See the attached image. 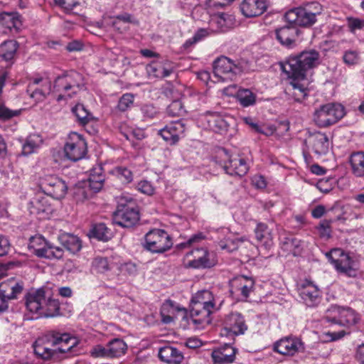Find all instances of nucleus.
I'll return each instance as SVG.
<instances>
[{
  "label": "nucleus",
  "instance_id": "f257e3e1",
  "mask_svg": "<svg viewBox=\"0 0 364 364\" xmlns=\"http://www.w3.org/2000/svg\"><path fill=\"white\" fill-rule=\"evenodd\" d=\"M321 63L320 53L315 49L306 50L297 55H290L281 63L282 71L291 80L285 93L289 100L301 102L308 95V89L301 82L307 74Z\"/></svg>",
  "mask_w": 364,
  "mask_h": 364
},
{
  "label": "nucleus",
  "instance_id": "f03ea898",
  "mask_svg": "<svg viewBox=\"0 0 364 364\" xmlns=\"http://www.w3.org/2000/svg\"><path fill=\"white\" fill-rule=\"evenodd\" d=\"M77 344L76 338L69 333L50 331L37 338L33 344V348L38 358L48 360L60 358V355L70 352Z\"/></svg>",
  "mask_w": 364,
  "mask_h": 364
},
{
  "label": "nucleus",
  "instance_id": "7ed1b4c3",
  "mask_svg": "<svg viewBox=\"0 0 364 364\" xmlns=\"http://www.w3.org/2000/svg\"><path fill=\"white\" fill-rule=\"evenodd\" d=\"M26 306L29 312L36 316L32 318L60 315V303L58 299L53 298L48 289L39 288L28 292L26 296Z\"/></svg>",
  "mask_w": 364,
  "mask_h": 364
},
{
  "label": "nucleus",
  "instance_id": "20e7f679",
  "mask_svg": "<svg viewBox=\"0 0 364 364\" xmlns=\"http://www.w3.org/2000/svg\"><path fill=\"white\" fill-rule=\"evenodd\" d=\"M83 85L82 75L77 71L72 70L55 79L53 92L55 94L57 101L60 102L73 97Z\"/></svg>",
  "mask_w": 364,
  "mask_h": 364
},
{
  "label": "nucleus",
  "instance_id": "39448f33",
  "mask_svg": "<svg viewBox=\"0 0 364 364\" xmlns=\"http://www.w3.org/2000/svg\"><path fill=\"white\" fill-rule=\"evenodd\" d=\"M116 210L113 213L114 223L122 228H132L139 220V212L136 201L130 196L117 198Z\"/></svg>",
  "mask_w": 364,
  "mask_h": 364
},
{
  "label": "nucleus",
  "instance_id": "423d86ee",
  "mask_svg": "<svg viewBox=\"0 0 364 364\" xmlns=\"http://www.w3.org/2000/svg\"><path fill=\"white\" fill-rule=\"evenodd\" d=\"M322 6L318 2L307 4L304 7H298L288 11L285 15V20L291 25L310 27L317 21V16L322 12Z\"/></svg>",
  "mask_w": 364,
  "mask_h": 364
},
{
  "label": "nucleus",
  "instance_id": "0eeeda50",
  "mask_svg": "<svg viewBox=\"0 0 364 364\" xmlns=\"http://www.w3.org/2000/svg\"><path fill=\"white\" fill-rule=\"evenodd\" d=\"M173 241L169 234L162 229H152L144 237L143 247L154 254L164 253L171 248Z\"/></svg>",
  "mask_w": 364,
  "mask_h": 364
},
{
  "label": "nucleus",
  "instance_id": "6e6552de",
  "mask_svg": "<svg viewBox=\"0 0 364 364\" xmlns=\"http://www.w3.org/2000/svg\"><path fill=\"white\" fill-rule=\"evenodd\" d=\"M345 115L344 107L338 103L321 105L314 112V121L320 127H326L336 123Z\"/></svg>",
  "mask_w": 364,
  "mask_h": 364
},
{
  "label": "nucleus",
  "instance_id": "1a4fd4ad",
  "mask_svg": "<svg viewBox=\"0 0 364 364\" xmlns=\"http://www.w3.org/2000/svg\"><path fill=\"white\" fill-rule=\"evenodd\" d=\"M326 257L338 272L350 277L356 275L355 262L343 250L340 248L332 249L326 253Z\"/></svg>",
  "mask_w": 364,
  "mask_h": 364
},
{
  "label": "nucleus",
  "instance_id": "9d476101",
  "mask_svg": "<svg viewBox=\"0 0 364 364\" xmlns=\"http://www.w3.org/2000/svg\"><path fill=\"white\" fill-rule=\"evenodd\" d=\"M325 319L333 324L350 326L356 324L360 318L352 309L334 305L328 309Z\"/></svg>",
  "mask_w": 364,
  "mask_h": 364
},
{
  "label": "nucleus",
  "instance_id": "9b49d317",
  "mask_svg": "<svg viewBox=\"0 0 364 364\" xmlns=\"http://www.w3.org/2000/svg\"><path fill=\"white\" fill-rule=\"evenodd\" d=\"M104 182L105 175L102 166L95 167L90 171L88 181L84 186L76 188L75 194L79 198L87 199L102 189Z\"/></svg>",
  "mask_w": 364,
  "mask_h": 364
},
{
  "label": "nucleus",
  "instance_id": "f8f14e48",
  "mask_svg": "<svg viewBox=\"0 0 364 364\" xmlns=\"http://www.w3.org/2000/svg\"><path fill=\"white\" fill-rule=\"evenodd\" d=\"M242 71V68L239 64L225 56L218 58L213 63V73L222 81L233 80Z\"/></svg>",
  "mask_w": 364,
  "mask_h": 364
},
{
  "label": "nucleus",
  "instance_id": "ddd939ff",
  "mask_svg": "<svg viewBox=\"0 0 364 364\" xmlns=\"http://www.w3.org/2000/svg\"><path fill=\"white\" fill-rule=\"evenodd\" d=\"M185 259L188 267L204 269L213 267L216 260L213 254L205 248H196L186 253Z\"/></svg>",
  "mask_w": 364,
  "mask_h": 364
},
{
  "label": "nucleus",
  "instance_id": "4468645a",
  "mask_svg": "<svg viewBox=\"0 0 364 364\" xmlns=\"http://www.w3.org/2000/svg\"><path fill=\"white\" fill-rule=\"evenodd\" d=\"M65 156L73 161L82 159L87 153V143L81 135L73 132L69 137L64 146Z\"/></svg>",
  "mask_w": 364,
  "mask_h": 364
},
{
  "label": "nucleus",
  "instance_id": "2eb2a0df",
  "mask_svg": "<svg viewBox=\"0 0 364 364\" xmlns=\"http://www.w3.org/2000/svg\"><path fill=\"white\" fill-rule=\"evenodd\" d=\"M274 351L287 356H293L296 353L304 352V343L296 336H288L281 338L274 343Z\"/></svg>",
  "mask_w": 364,
  "mask_h": 364
},
{
  "label": "nucleus",
  "instance_id": "dca6fc26",
  "mask_svg": "<svg viewBox=\"0 0 364 364\" xmlns=\"http://www.w3.org/2000/svg\"><path fill=\"white\" fill-rule=\"evenodd\" d=\"M223 303V300L219 301V304L209 303V302H198L196 301H191V315L193 317L199 316L198 319L193 318L195 323L206 322L209 323L210 321V316L213 312L219 310Z\"/></svg>",
  "mask_w": 364,
  "mask_h": 364
},
{
  "label": "nucleus",
  "instance_id": "f3484780",
  "mask_svg": "<svg viewBox=\"0 0 364 364\" xmlns=\"http://www.w3.org/2000/svg\"><path fill=\"white\" fill-rule=\"evenodd\" d=\"M31 243L34 253L38 257L59 259L63 257L64 250L61 247L48 242L42 237L33 238Z\"/></svg>",
  "mask_w": 364,
  "mask_h": 364
},
{
  "label": "nucleus",
  "instance_id": "a211bd4d",
  "mask_svg": "<svg viewBox=\"0 0 364 364\" xmlns=\"http://www.w3.org/2000/svg\"><path fill=\"white\" fill-rule=\"evenodd\" d=\"M41 188L46 195L58 200L64 198L68 190L65 182L55 176H47L43 178Z\"/></svg>",
  "mask_w": 364,
  "mask_h": 364
},
{
  "label": "nucleus",
  "instance_id": "6ab92c4d",
  "mask_svg": "<svg viewBox=\"0 0 364 364\" xmlns=\"http://www.w3.org/2000/svg\"><path fill=\"white\" fill-rule=\"evenodd\" d=\"M223 330L234 336L243 335L247 330L244 316L238 312L228 314L223 322Z\"/></svg>",
  "mask_w": 364,
  "mask_h": 364
},
{
  "label": "nucleus",
  "instance_id": "aec40b11",
  "mask_svg": "<svg viewBox=\"0 0 364 364\" xmlns=\"http://www.w3.org/2000/svg\"><path fill=\"white\" fill-rule=\"evenodd\" d=\"M52 91L51 82L47 78L37 77L31 80L27 88L30 97L36 102L43 101Z\"/></svg>",
  "mask_w": 364,
  "mask_h": 364
},
{
  "label": "nucleus",
  "instance_id": "412c9836",
  "mask_svg": "<svg viewBox=\"0 0 364 364\" xmlns=\"http://www.w3.org/2000/svg\"><path fill=\"white\" fill-rule=\"evenodd\" d=\"M299 296L309 307H314L321 301L320 291L311 281L304 280L299 288Z\"/></svg>",
  "mask_w": 364,
  "mask_h": 364
},
{
  "label": "nucleus",
  "instance_id": "4be33fe9",
  "mask_svg": "<svg viewBox=\"0 0 364 364\" xmlns=\"http://www.w3.org/2000/svg\"><path fill=\"white\" fill-rule=\"evenodd\" d=\"M186 130L182 120L171 122L159 131V134L169 144H176Z\"/></svg>",
  "mask_w": 364,
  "mask_h": 364
},
{
  "label": "nucleus",
  "instance_id": "5701e85b",
  "mask_svg": "<svg viewBox=\"0 0 364 364\" xmlns=\"http://www.w3.org/2000/svg\"><path fill=\"white\" fill-rule=\"evenodd\" d=\"M255 286V281L252 277L238 275L230 281V291L233 294H240L242 298H247Z\"/></svg>",
  "mask_w": 364,
  "mask_h": 364
},
{
  "label": "nucleus",
  "instance_id": "b1692460",
  "mask_svg": "<svg viewBox=\"0 0 364 364\" xmlns=\"http://www.w3.org/2000/svg\"><path fill=\"white\" fill-rule=\"evenodd\" d=\"M299 35V29L294 26H283L276 30V38L283 46L293 48L296 46Z\"/></svg>",
  "mask_w": 364,
  "mask_h": 364
},
{
  "label": "nucleus",
  "instance_id": "393cba45",
  "mask_svg": "<svg viewBox=\"0 0 364 364\" xmlns=\"http://www.w3.org/2000/svg\"><path fill=\"white\" fill-rule=\"evenodd\" d=\"M242 14L247 18L262 15L267 9L265 0H243L240 6Z\"/></svg>",
  "mask_w": 364,
  "mask_h": 364
},
{
  "label": "nucleus",
  "instance_id": "a878e982",
  "mask_svg": "<svg viewBox=\"0 0 364 364\" xmlns=\"http://www.w3.org/2000/svg\"><path fill=\"white\" fill-rule=\"evenodd\" d=\"M308 140L316 154L321 156L328 152L330 142L325 133L318 132L311 134Z\"/></svg>",
  "mask_w": 364,
  "mask_h": 364
},
{
  "label": "nucleus",
  "instance_id": "bb28decb",
  "mask_svg": "<svg viewBox=\"0 0 364 364\" xmlns=\"http://www.w3.org/2000/svg\"><path fill=\"white\" fill-rule=\"evenodd\" d=\"M237 350L230 345H225L212 352V358L215 363L230 364L235 359Z\"/></svg>",
  "mask_w": 364,
  "mask_h": 364
},
{
  "label": "nucleus",
  "instance_id": "cd10ccee",
  "mask_svg": "<svg viewBox=\"0 0 364 364\" xmlns=\"http://www.w3.org/2000/svg\"><path fill=\"white\" fill-rule=\"evenodd\" d=\"M223 168L230 176H243L247 173L249 168L244 159L235 157L225 162Z\"/></svg>",
  "mask_w": 364,
  "mask_h": 364
},
{
  "label": "nucleus",
  "instance_id": "c85d7f7f",
  "mask_svg": "<svg viewBox=\"0 0 364 364\" xmlns=\"http://www.w3.org/2000/svg\"><path fill=\"white\" fill-rule=\"evenodd\" d=\"M159 359L168 364H180L183 360V353L176 348L165 346L159 348Z\"/></svg>",
  "mask_w": 364,
  "mask_h": 364
},
{
  "label": "nucleus",
  "instance_id": "c756f323",
  "mask_svg": "<svg viewBox=\"0 0 364 364\" xmlns=\"http://www.w3.org/2000/svg\"><path fill=\"white\" fill-rule=\"evenodd\" d=\"M60 245L70 254L77 253L82 248V241L73 234L63 232L58 235Z\"/></svg>",
  "mask_w": 364,
  "mask_h": 364
},
{
  "label": "nucleus",
  "instance_id": "7c9ffc66",
  "mask_svg": "<svg viewBox=\"0 0 364 364\" xmlns=\"http://www.w3.org/2000/svg\"><path fill=\"white\" fill-rule=\"evenodd\" d=\"M23 289V283L17 282L14 279H9L0 284V293L7 299H14Z\"/></svg>",
  "mask_w": 364,
  "mask_h": 364
},
{
  "label": "nucleus",
  "instance_id": "2f4dec72",
  "mask_svg": "<svg viewBox=\"0 0 364 364\" xmlns=\"http://www.w3.org/2000/svg\"><path fill=\"white\" fill-rule=\"evenodd\" d=\"M116 267L117 258L115 257H97L92 262L93 270L101 274H108L111 272H114Z\"/></svg>",
  "mask_w": 364,
  "mask_h": 364
},
{
  "label": "nucleus",
  "instance_id": "473e14b6",
  "mask_svg": "<svg viewBox=\"0 0 364 364\" xmlns=\"http://www.w3.org/2000/svg\"><path fill=\"white\" fill-rule=\"evenodd\" d=\"M19 43L15 40L4 41L0 45V57L9 65L14 64Z\"/></svg>",
  "mask_w": 364,
  "mask_h": 364
},
{
  "label": "nucleus",
  "instance_id": "72a5a7b5",
  "mask_svg": "<svg viewBox=\"0 0 364 364\" xmlns=\"http://www.w3.org/2000/svg\"><path fill=\"white\" fill-rule=\"evenodd\" d=\"M353 174L359 178H364V152L358 151L350 154L349 158Z\"/></svg>",
  "mask_w": 364,
  "mask_h": 364
},
{
  "label": "nucleus",
  "instance_id": "f704fd0d",
  "mask_svg": "<svg viewBox=\"0 0 364 364\" xmlns=\"http://www.w3.org/2000/svg\"><path fill=\"white\" fill-rule=\"evenodd\" d=\"M72 112L76 117V121L81 126H85L95 122V118L82 104H77L72 108Z\"/></svg>",
  "mask_w": 364,
  "mask_h": 364
},
{
  "label": "nucleus",
  "instance_id": "c9c22d12",
  "mask_svg": "<svg viewBox=\"0 0 364 364\" xmlns=\"http://www.w3.org/2000/svg\"><path fill=\"white\" fill-rule=\"evenodd\" d=\"M109 358H118L125 354L127 345L121 338H114L107 343Z\"/></svg>",
  "mask_w": 364,
  "mask_h": 364
},
{
  "label": "nucleus",
  "instance_id": "e433bc0d",
  "mask_svg": "<svg viewBox=\"0 0 364 364\" xmlns=\"http://www.w3.org/2000/svg\"><path fill=\"white\" fill-rule=\"evenodd\" d=\"M235 98L242 107H247L255 105L257 95L250 90L242 88L237 91Z\"/></svg>",
  "mask_w": 364,
  "mask_h": 364
},
{
  "label": "nucleus",
  "instance_id": "4c0bfd02",
  "mask_svg": "<svg viewBox=\"0 0 364 364\" xmlns=\"http://www.w3.org/2000/svg\"><path fill=\"white\" fill-rule=\"evenodd\" d=\"M90 236L98 240L107 242L112 237L113 235L111 230L109 229L105 224L98 223L93 226L90 231Z\"/></svg>",
  "mask_w": 364,
  "mask_h": 364
},
{
  "label": "nucleus",
  "instance_id": "58836bf2",
  "mask_svg": "<svg viewBox=\"0 0 364 364\" xmlns=\"http://www.w3.org/2000/svg\"><path fill=\"white\" fill-rule=\"evenodd\" d=\"M168 308H171L172 309L175 316L177 312L186 311V309L183 307L180 306L175 301L170 299L166 300L163 303L161 308V320L164 323H170L173 321L172 315H166V312L167 311L166 309Z\"/></svg>",
  "mask_w": 364,
  "mask_h": 364
},
{
  "label": "nucleus",
  "instance_id": "ea45409f",
  "mask_svg": "<svg viewBox=\"0 0 364 364\" xmlns=\"http://www.w3.org/2000/svg\"><path fill=\"white\" fill-rule=\"evenodd\" d=\"M42 143V139L39 135L33 134L28 136L22 145V154L28 156L34 153Z\"/></svg>",
  "mask_w": 364,
  "mask_h": 364
},
{
  "label": "nucleus",
  "instance_id": "a19ab883",
  "mask_svg": "<svg viewBox=\"0 0 364 364\" xmlns=\"http://www.w3.org/2000/svg\"><path fill=\"white\" fill-rule=\"evenodd\" d=\"M19 26L20 21L16 16L9 13L0 14V27L17 31Z\"/></svg>",
  "mask_w": 364,
  "mask_h": 364
},
{
  "label": "nucleus",
  "instance_id": "79ce46f5",
  "mask_svg": "<svg viewBox=\"0 0 364 364\" xmlns=\"http://www.w3.org/2000/svg\"><path fill=\"white\" fill-rule=\"evenodd\" d=\"M207 122L209 128L215 132L226 131L228 127V122L222 116L217 114L209 115Z\"/></svg>",
  "mask_w": 364,
  "mask_h": 364
},
{
  "label": "nucleus",
  "instance_id": "37998d69",
  "mask_svg": "<svg viewBox=\"0 0 364 364\" xmlns=\"http://www.w3.org/2000/svg\"><path fill=\"white\" fill-rule=\"evenodd\" d=\"M256 238L259 242H263L266 245H269L272 240L270 229L267 225L263 223H258L255 229Z\"/></svg>",
  "mask_w": 364,
  "mask_h": 364
},
{
  "label": "nucleus",
  "instance_id": "c03bdc74",
  "mask_svg": "<svg viewBox=\"0 0 364 364\" xmlns=\"http://www.w3.org/2000/svg\"><path fill=\"white\" fill-rule=\"evenodd\" d=\"M31 205L33 210L36 213H48L51 208L50 203L46 197L41 195L36 196L31 201Z\"/></svg>",
  "mask_w": 364,
  "mask_h": 364
},
{
  "label": "nucleus",
  "instance_id": "a18cd8bd",
  "mask_svg": "<svg viewBox=\"0 0 364 364\" xmlns=\"http://www.w3.org/2000/svg\"><path fill=\"white\" fill-rule=\"evenodd\" d=\"M192 301L198 302H209L219 304L220 301L218 298L215 297L212 291L209 290H202L198 291L191 299Z\"/></svg>",
  "mask_w": 364,
  "mask_h": 364
},
{
  "label": "nucleus",
  "instance_id": "49530a36",
  "mask_svg": "<svg viewBox=\"0 0 364 364\" xmlns=\"http://www.w3.org/2000/svg\"><path fill=\"white\" fill-rule=\"evenodd\" d=\"M115 269L123 274L127 276H134L136 274L138 269L135 263L132 262H127L122 264H119L117 261V267Z\"/></svg>",
  "mask_w": 364,
  "mask_h": 364
},
{
  "label": "nucleus",
  "instance_id": "de8ad7c7",
  "mask_svg": "<svg viewBox=\"0 0 364 364\" xmlns=\"http://www.w3.org/2000/svg\"><path fill=\"white\" fill-rule=\"evenodd\" d=\"M242 240L239 238L231 239L226 238L225 240H220L218 242V246L222 250H225L227 252H232L237 250L239 247V244Z\"/></svg>",
  "mask_w": 364,
  "mask_h": 364
},
{
  "label": "nucleus",
  "instance_id": "09e8293b",
  "mask_svg": "<svg viewBox=\"0 0 364 364\" xmlns=\"http://www.w3.org/2000/svg\"><path fill=\"white\" fill-rule=\"evenodd\" d=\"M113 173L123 183H129L133 180V173L127 167L117 166L114 168Z\"/></svg>",
  "mask_w": 364,
  "mask_h": 364
},
{
  "label": "nucleus",
  "instance_id": "8fccbe9b",
  "mask_svg": "<svg viewBox=\"0 0 364 364\" xmlns=\"http://www.w3.org/2000/svg\"><path fill=\"white\" fill-rule=\"evenodd\" d=\"M166 112L171 117H180L186 112V110L181 100H173L168 106Z\"/></svg>",
  "mask_w": 364,
  "mask_h": 364
},
{
  "label": "nucleus",
  "instance_id": "3c124183",
  "mask_svg": "<svg viewBox=\"0 0 364 364\" xmlns=\"http://www.w3.org/2000/svg\"><path fill=\"white\" fill-rule=\"evenodd\" d=\"M134 96L131 93L124 94L119 99L117 108L121 112L129 109L134 103Z\"/></svg>",
  "mask_w": 364,
  "mask_h": 364
},
{
  "label": "nucleus",
  "instance_id": "603ef678",
  "mask_svg": "<svg viewBox=\"0 0 364 364\" xmlns=\"http://www.w3.org/2000/svg\"><path fill=\"white\" fill-rule=\"evenodd\" d=\"M335 220H323L319 223V225L317 226V230L318 231L319 235L321 237H327L329 238L331 234V225L333 223Z\"/></svg>",
  "mask_w": 364,
  "mask_h": 364
},
{
  "label": "nucleus",
  "instance_id": "864d4df0",
  "mask_svg": "<svg viewBox=\"0 0 364 364\" xmlns=\"http://www.w3.org/2000/svg\"><path fill=\"white\" fill-rule=\"evenodd\" d=\"M162 63L157 61H153L146 67V70L149 77H161Z\"/></svg>",
  "mask_w": 364,
  "mask_h": 364
},
{
  "label": "nucleus",
  "instance_id": "5fc2aeb1",
  "mask_svg": "<svg viewBox=\"0 0 364 364\" xmlns=\"http://www.w3.org/2000/svg\"><path fill=\"white\" fill-rule=\"evenodd\" d=\"M21 110H12L6 107L4 104L0 103V119L8 120L14 117L18 116Z\"/></svg>",
  "mask_w": 364,
  "mask_h": 364
},
{
  "label": "nucleus",
  "instance_id": "6e6d98bb",
  "mask_svg": "<svg viewBox=\"0 0 364 364\" xmlns=\"http://www.w3.org/2000/svg\"><path fill=\"white\" fill-rule=\"evenodd\" d=\"M208 34H209V32L207 29H205V28L199 29L196 32V33L194 34L193 38H191L186 41L184 45L186 47H188V46L193 45V43H196L203 40L204 38L208 36Z\"/></svg>",
  "mask_w": 364,
  "mask_h": 364
},
{
  "label": "nucleus",
  "instance_id": "4d7b16f0",
  "mask_svg": "<svg viewBox=\"0 0 364 364\" xmlns=\"http://www.w3.org/2000/svg\"><path fill=\"white\" fill-rule=\"evenodd\" d=\"M136 189L141 193L148 196H151L154 193V187L151 182L146 180L139 181L136 185Z\"/></svg>",
  "mask_w": 364,
  "mask_h": 364
},
{
  "label": "nucleus",
  "instance_id": "13d9d810",
  "mask_svg": "<svg viewBox=\"0 0 364 364\" xmlns=\"http://www.w3.org/2000/svg\"><path fill=\"white\" fill-rule=\"evenodd\" d=\"M55 3L66 11H71L79 4L78 0H54Z\"/></svg>",
  "mask_w": 364,
  "mask_h": 364
},
{
  "label": "nucleus",
  "instance_id": "bf43d9fd",
  "mask_svg": "<svg viewBox=\"0 0 364 364\" xmlns=\"http://www.w3.org/2000/svg\"><path fill=\"white\" fill-rule=\"evenodd\" d=\"M204 239V236L202 233H198L192 235L187 241L179 243L177 245L178 249L186 248L188 246L192 245L194 243L198 242Z\"/></svg>",
  "mask_w": 364,
  "mask_h": 364
},
{
  "label": "nucleus",
  "instance_id": "052dcab7",
  "mask_svg": "<svg viewBox=\"0 0 364 364\" xmlns=\"http://www.w3.org/2000/svg\"><path fill=\"white\" fill-rule=\"evenodd\" d=\"M141 111L143 114L144 117L148 119H153L156 113L157 110L155 107L152 105H144L141 107Z\"/></svg>",
  "mask_w": 364,
  "mask_h": 364
},
{
  "label": "nucleus",
  "instance_id": "680f3d73",
  "mask_svg": "<svg viewBox=\"0 0 364 364\" xmlns=\"http://www.w3.org/2000/svg\"><path fill=\"white\" fill-rule=\"evenodd\" d=\"M122 134L127 140H131L132 138L141 140L145 137L144 132L141 129H133Z\"/></svg>",
  "mask_w": 364,
  "mask_h": 364
},
{
  "label": "nucleus",
  "instance_id": "e2e57ef3",
  "mask_svg": "<svg viewBox=\"0 0 364 364\" xmlns=\"http://www.w3.org/2000/svg\"><path fill=\"white\" fill-rule=\"evenodd\" d=\"M92 355L94 357H104L109 358L107 345L106 346H97L92 350Z\"/></svg>",
  "mask_w": 364,
  "mask_h": 364
},
{
  "label": "nucleus",
  "instance_id": "0e129e2a",
  "mask_svg": "<svg viewBox=\"0 0 364 364\" xmlns=\"http://www.w3.org/2000/svg\"><path fill=\"white\" fill-rule=\"evenodd\" d=\"M114 21L112 22V25L114 28H115L117 30H119V27L118 26V21H122L124 23H131L132 21V15L129 14H119L114 17Z\"/></svg>",
  "mask_w": 364,
  "mask_h": 364
},
{
  "label": "nucleus",
  "instance_id": "69168bd1",
  "mask_svg": "<svg viewBox=\"0 0 364 364\" xmlns=\"http://www.w3.org/2000/svg\"><path fill=\"white\" fill-rule=\"evenodd\" d=\"M10 250L9 240L2 235H0V257L6 255Z\"/></svg>",
  "mask_w": 364,
  "mask_h": 364
},
{
  "label": "nucleus",
  "instance_id": "338daca9",
  "mask_svg": "<svg viewBox=\"0 0 364 364\" xmlns=\"http://www.w3.org/2000/svg\"><path fill=\"white\" fill-rule=\"evenodd\" d=\"M358 55L354 51H347L343 55V60L346 64L353 65L358 61Z\"/></svg>",
  "mask_w": 364,
  "mask_h": 364
},
{
  "label": "nucleus",
  "instance_id": "774afa93",
  "mask_svg": "<svg viewBox=\"0 0 364 364\" xmlns=\"http://www.w3.org/2000/svg\"><path fill=\"white\" fill-rule=\"evenodd\" d=\"M346 331L344 330L340 331H333V332H327L325 333L326 336L328 341H337L338 339L342 338L346 334Z\"/></svg>",
  "mask_w": 364,
  "mask_h": 364
}]
</instances>
